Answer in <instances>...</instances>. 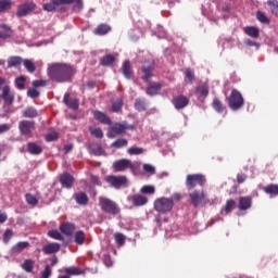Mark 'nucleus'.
I'll return each mask as SVG.
<instances>
[{"mask_svg":"<svg viewBox=\"0 0 278 278\" xmlns=\"http://www.w3.org/2000/svg\"><path fill=\"white\" fill-rule=\"evenodd\" d=\"M73 75H75V68L70 64L54 63L48 67V77L58 84L71 81V77H73Z\"/></svg>","mask_w":278,"mask_h":278,"instance_id":"obj_1","label":"nucleus"},{"mask_svg":"<svg viewBox=\"0 0 278 278\" xmlns=\"http://www.w3.org/2000/svg\"><path fill=\"white\" fill-rule=\"evenodd\" d=\"M175 203L168 198H159L154 201V210L159 214H168L173 210Z\"/></svg>","mask_w":278,"mask_h":278,"instance_id":"obj_2","label":"nucleus"},{"mask_svg":"<svg viewBox=\"0 0 278 278\" xmlns=\"http://www.w3.org/2000/svg\"><path fill=\"white\" fill-rule=\"evenodd\" d=\"M228 105L231 110H240L242 105H244V98H242V93L237 89H233L230 96L227 98Z\"/></svg>","mask_w":278,"mask_h":278,"instance_id":"obj_3","label":"nucleus"},{"mask_svg":"<svg viewBox=\"0 0 278 278\" xmlns=\"http://www.w3.org/2000/svg\"><path fill=\"white\" fill-rule=\"evenodd\" d=\"M100 206L103 212H106L108 214L116 215L121 212V208H118V205L114 203V201L108 199V198H100Z\"/></svg>","mask_w":278,"mask_h":278,"instance_id":"obj_4","label":"nucleus"},{"mask_svg":"<svg viewBox=\"0 0 278 278\" xmlns=\"http://www.w3.org/2000/svg\"><path fill=\"white\" fill-rule=\"evenodd\" d=\"M127 168L136 170L138 166H136V163H131V161L127 159H122L113 163V169L115 173H123V170H127Z\"/></svg>","mask_w":278,"mask_h":278,"instance_id":"obj_5","label":"nucleus"},{"mask_svg":"<svg viewBox=\"0 0 278 278\" xmlns=\"http://www.w3.org/2000/svg\"><path fill=\"white\" fill-rule=\"evenodd\" d=\"M105 181L116 190L127 186V177L125 176H106Z\"/></svg>","mask_w":278,"mask_h":278,"instance_id":"obj_6","label":"nucleus"},{"mask_svg":"<svg viewBox=\"0 0 278 278\" xmlns=\"http://www.w3.org/2000/svg\"><path fill=\"white\" fill-rule=\"evenodd\" d=\"M127 129H134V126H127L125 124H115L109 129L108 137L116 138V136H122V134H125Z\"/></svg>","mask_w":278,"mask_h":278,"instance_id":"obj_7","label":"nucleus"},{"mask_svg":"<svg viewBox=\"0 0 278 278\" xmlns=\"http://www.w3.org/2000/svg\"><path fill=\"white\" fill-rule=\"evenodd\" d=\"M205 184V177L201 174H193L187 176V188L189 190H192V188H195V186H203Z\"/></svg>","mask_w":278,"mask_h":278,"instance_id":"obj_8","label":"nucleus"},{"mask_svg":"<svg viewBox=\"0 0 278 278\" xmlns=\"http://www.w3.org/2000/svg\"><path fill=\"white\" fill-rule=\"evenodd\" d=\"M34 10H36V3L34 2H26L21 4L17 8V16H27V14H31V12H34Z\"/></svg>","mask_w":278,"mask_h":278,"instance_id":"obj_9","label":"nucleus"},{"mask_svg":"<svg viewBox=\"0 0 278 278\" xmlns=\"http://www.w3.org/2000/svg\"><path fill=\"white\" fill-rule=\"evenodd\" d=\"M1 90V99H3L5 105H12L14 103V94L10 91V86H4Z\"/></svg>","mask_w":278,"mask_h":278,"instance_id":"obj_10","label":"nucleus"},{"mask_svg":"<svg viewBox=\"0 0 278 278\" xmlns=\"http://www.w3.org/2000/svg\"><path fill=\"white\" fill-rule=\"evenodd\" d=\"M191 203L193 205H201L202 203H205V192L201 191H194L193 193L190 194Z\"/></svg>","mask_w":278,"mask_h":278,"instance_id":"obj_11","label":"nucleus"},{"mask_svg":"<svg viewBox=\"0 0 278 278\" xmlns=\"http://www.w3.org/2000/svg\"><path fill=\"white\" fill-rule=\"evenodd\" d=\"M18 128L23 136H30L31 129H34V122L22 121L20 122Z\"/></svg>","mask_w":278,"mask_h":278,"instance_id":"obj_12","label":"nucleus"},{"mask_svg":"<svg viewBox=\"0 0 278 278\" xmlns=\"http://www.w3.org/2000/svg\"><path fill=\"white\" fill-rule=\"evenodd\" d=\"M132 205L137 207H141L142 205H147L149 203V199L142 194H135L130 198Z\"/></svg>","mask_w":278,"mask_h":278,"instance_id":"obj_13","label":"nucleus"},{"mask_svg":"<svg viewBox=\"0 0 278 278\" xmlns=\"http://www.w3.org/2000/svg\"><path fill=\"white\" fill-rule=\"evenodd\" d=\"M61 185L63 188H72L75 179L68 173H64L60 177Z\"/></svg>","mask_w":278,"mask_h":278,"instance_id":"obj_14","label":"nucleus"},{"mask_svg":"<svg viewBox=\"0 0 278 278\" xmlns=\"http://www.w3.org/2000/svg\"><path fill=\"white\" fill-rule=\"evenodd\" d=\"M188 103H189V100L186 96H180L173 100V104L176 108V110H182V108H186Z\"/></svg>","mask_w":278,"mask_h":278,"instance_id":"obj_15","label":"nucleus"},{"mask_svg":"<svg viewBox=\"0 0 278 278\" xmlns=\"http://www.w3.org/2000/svg\"><path fill=\"white\" fill-rule=\"evenodd\" d=\"M42 251L43 253H46V255L58 253V251H60V244L55 242L48 243L47 245L43 247Z\"/></svg>","mask_w":278,"mask_h":278,"instance_id":"obj_16","label":"nucleus"},{"mask_svg":"<svg viewBox=\"0 0 278 278\" xmlns=\"http://www.w3.org/2000/svg\"><path fill=\"white\" fill-rule=\"evenodd\" d=\"M94 119L99 121L100 123H102L103 125H110V123H112V121L110 119V117H108V115H105L103 112L101 111H94L93 113Z\"/></svg>","mask_w":278,"mask_h":278,"instance_id":"obj_17","label":"nucleus"},{"mask_svg":"<svg viewBox=\"0 0 278 278\" xmlns=\"http://www.w3.org/2000/svg\"><path fill=\"white\" fill-rule=\"evenodd\" d=\"M63 103L67 105V108H71L72 110H77L79 108V102L77 100H71V94L65 93L63 98Z\"/></svg>","mask_w":278,"mask_h":278,"instance_id":"obj_18","label":"nucleus"},{"mask_svg":"<svg viewBox=\"0 0 278 278\" xmlns=\"http://www.w3.org/2000/svg\"><path fill=\"white\" fill-rule=\"evenodd\" d=\"M60 231H61V233H64L65 236H71L72 233L75 232V225L68 224V223L62 224L60 226Z\"/></svg>","mask_w":278,"mask_h":278,"instance_id":"obj_19","label":"nucleus"},{"mask_svg":"<svg viewBox=\"0 0 278 278\" xmlns=\"http://www.w3.org/2000/svg\"><path fill=\"white\" fill-rule=\"evenodd\" d=\"M244 31L247 36H250V38H258L260 37V28L255 26H247L244 28Z\"/></svg>","mask_w":278,"mask_h":278,"instance_id":"obj_20","label":"nucleus"},{"mask_svg":"<svg viewBox=\"0 0 278 278\" xmlns=\"http://www.w3.org/2000/svg\"><path fill=\"white\" fill-rule=\"evenodd\" d=\"M22 62H23V59H21V56H11L8 59V68L21 66Z\"/></svg>","mask_w":278,"mask_h":278,"instance_id":"obj_21","label":"nucleus"},{"mask_svg":"<svg viewBox=\"0 0 278 278\" xmlns=\"http://www.w3.org/2000/svg\"><path fill=\"white\" fill-rule=\"evenodd\" d=\"M197 94L200 99H205L207 94H210V90L207 89V85H201L197 88Z\"/></svg>","mask_w":278,"mask_h":278,"instance_id":"obj_22","label":"nucleus"},{"mask_svg":"<svg viewBox=\"0 0 278 278\" xmlns=\"http://www.w3.org/2000/svg\"><path fill=\"white\" fill-rule=\"evenodd\" d=\"M142 72L144 73V75L142 76V79L144 81H149V79H151V73H153V64L144 65L142 67Z\"/></svg>","mask_w":278,"mask_h":278,"instance_id":"obj_23","label":"nucleus"},{"mask_svg":"<svg viewBox=\"0 0 278 278\" xmlns=\"http://www.w3.org/2000/svg\"><path fill=\"white\" fill-rule=\"evenodd\" d=\"M251 207V198L243 197L239 200V210H249Z\"/></svg>","mask_w":278,"mask_h":278,"instance_id":"obj_24","label":"nucleus"},{"mask_svg":"<svg viewBox=\"0 0 278 278\" xmlns=\"http://www.w3.org/2000/svg\"><path fill=\"white\" fill-rule=\"evenodd\" d=\"M74 240L76 244H84L86 242V233L83 230H78L74 233Z\"/></svg>","mask_w":278,"mask_h":278,"instance_id":"obj_25","label":"nucleus"},{"mask_svg":"<svg viewBox=\"0 0 278 278\" xmlns=\"http://www.w3.org/2000/svg\"><path fill=\"white\" fill-rule=\"evenodd\" d=\"M28 152L31 153V155H39V153H42V148L34 142L28 143Z\"/></svg>","mask_w":278,"mask_h":278,"instance_id":"obj_26","label":"nucleus"},{"mask_svg":"<svg viewBox=\"0 0 278 278\" xmlns=\"http://www.w3.org/2000/svg\"><path fill=\"white\" fill-rule=\"evenodd\" d=\"M110 31V26L108 24H101L94 30L97 36H105Z\"/></svg>","mask_w":278,"mask_h":278,"instance_id":"obj_27","label":"nucleus"},{"mask_svg":"<svg viewBox=\"0 0 278 278\" xmlns=\"http://www.w3.org/2000/svg\"><path fill=\"white\" fill-rule=\"evenodd\" d=\"M70 4H72L74 12H80V10H84V0H70Z\"/></svg>","mask_w":278,"mask_h":278,"instance_id":"obj_28","label":"nucleus"},{"mask_svg":"<svg viewBox=\"0 0 278 278\" xmlns=\"http://www.w3.org/2000/svg\"><path fill=\"white\" fill-rule=\"evenodd\" d=\"M74 197L78 205H86V203H88V195L84 192L76 193Z\"/></svg>","mask_w":278,"mask_h":278,"instance_id":"obj_29","label":"nucleus"},{"mask_svg":"<svg viewBox=\"0 0 278 278\" xmlns=\"http://www.w3.org/2000/svg\"><path fill=\"white\" fill-rule=\"evenodd\" d=\"M162 88L161 84H154L147 89V94L150 97H154V94H157Z\"/></svg>","mask_w":278,"mask_h":278,"instance_id":"obj_30","label":"nucleus"},{"mask_svg":"<svg viewBox=\"0 0 278 278\" xmlns=\"http://www.w3.org/2000/svg\"><path fill=\"white\" fill-rule=\"evenodd\" d=\"M29 247V242L27 241H22L18 242L16 245L13 247V253H21V251H25Z\"/></svg>","mask_w":278,"mask_h":278,"instance_id":"obj_31","label":"nucleus"},{"mask_svg":"<svg viewBox=\"0 0 278 278\" xmlns=\"http://www.w3.org/2000/svg\"><path fill=\"white\" fill-rule=\"evenodd\" d=\"M23 116H25V118H36V116H38V111H36V109L34 108H27L24 112H23Z\"/></svg>","mask_w":278,"mask_h":278,"instance_id":"obj_32","label":"nucleus"},{"mask_svg":"<svg viewBox=\"0 0 278 278\" xmlns=\"http://www.w3.org/2000/svg\"><path fill=\"white\" fill-rule=\"evenodd\" d=\"M123 75L124 77H126V79H129L131 77V64L129 63V61H126L123 64Z\"/></svg>","mask_w":278,"mask_h":278,"instance_id":"obj_33","label":"nucleus"},{"mask_svg":"<svg viewBox=\"0 0 278 278\" xmlns=\"http://www.w3.org/2000/svg\"><path fill=\"white\" fill-rule=\"evenodd\" d=\"M34 264L35 262L33 260H25L24 263L22 264V268L26 273H31V270H34Z\"/></svg>","mask_w":278,"mask_h":278,"instance_id":"obj_34","label":"nucleus"},{"mask_svg":"<svg viewBox=\"0 0 278 278\" xmlns=\"http://www.w3.org/2000/svg\"><path fill=\"white\" fill-rule=\"evenodd\" d=\"M64 273L66 275H81L84 273V270L81 268H78V267H66L64 269Z\"/></svg>","mask_w":278,"mask_h":278,"instance_id":"obj_35","label":"nucleus"},{"mask_svg":"<svg viewBox=\"0 0 278 278\" xmlns=\"http://www.w3.org/2000/svg\"><path fill=\"white\" fill-rule=\"evenodd\" d=\"M127 144H128L127 139H117L111 144V147L114 149H123V147H127Z\"/></svg>","mask_w":278,"mask_h":278,"instance_id":"obj_36","label":"nucleus"},{"mask_svg":"<svg viewBox=\"0 0 278 278\" xmlns=\"http://www.w3.org/2000/svg\"><path fill=\"white\" fill-rule=\"evenodd\" d=\"M23 64L28 73H34V71H36V65L29 59H25Z\"/></svg>","mask_w":278,"mask_h":278,"instance_id":"obj_37","label":"nucleus"},{"mask_svg":"<svg viewBox=\"0 0 278 278\" xmlns=\"http://www.w3.org/2000/svg\"><path fill=\"white\" fill-rule=\"evenodd\" d=\"M48 236L52 238V240H64V237L59 230L52 229L48 231Z\"/></svg>","mask_w":278,"mask_h":278,"instance_id":"obj_38","label":"nucleus"},{"mask_svg":"<svg viewBox=\"0 0 278 278\" xmlns=\"http://www.w3.org/2000/svg\"><path fill=\"white\" fill-rule=\"evenodd\" d=\"M12 8V0H0V12H5Z\"/></svg>","mask_w":278,"mask_h":278,"instance_id":"obj_39","label":"nucleus"},{"mask_svg":"<svg viewBox=\"0 0 278 278\" xmlns=\"http://www.w3.org/2000/svg\"><path fill=\"white\" fill-rule=\"evenodd\" d=\"M1 29H4V31H0V38H10L12 31H10V26L5 24L0 25Z\"/></svg>","mask_w":278,"mask_h":278,"instance_id":"obj_40","label":"nucleus"},{"mask_svg":"<svg viewBox=\"0 0 278 278\" xmlns=\"http://www.w3.org/2000/svg\"><path fill=\"white\" fill-rule=\"evenodd\" d=\"M121 108H123V100L116 99L112 102V112H121Z\"/></svg>","mask_w":278,"mask_h":278,"instance_id":"obj_41","label":"nucleus"},{"mask_svg":"<svg viewBox=\"0 0 278 278\" xmlns=\"http://www.w3.org/2000/svg\"><path fill=\"white\" fill-rule=\"evenodd\" d=\"M114 60H115L114 55L108 54L104 58H102L101 64L102 66H110V64L114 63Z\"/></svg>","mask_w":278,"mask_h":278,"instance_id":"obj_42","label":"nucleus"},{"mask_svg":"<svg viewBox=\"0 0 278 278\" xmlns=\"http://www.w3.org/2000/svg\"><path fill=\"white\" fill-rule=\"evenodd\" d=\"M141 194H155V187L151 185L143 186L140 189Z\"/></svg>","mask_w":278,"mask_h":278,"instance_id":"obj_43","label":"nucleus"},{"mask_svg":"<svg viewBox=\"0 0 278 278\" xmlns=\"http://www.w3.org/2000/svg\"><path fill=\"white\" fill-rule=\"evenodd\" d=\"M266 194H278V185H268L264 188Z\"/></svg>","mask_w":278,"mask_h":278,"instance_id":"obj_44","label":"nucleus"},{"mask_svg":"<svg viewBox=\"0 0 278 278\" xmlns=\"http://www.w3.org/2000/svg\"><path fill=\"white\" fill-rule=\"evenodd\" d=\"M235 205H236V201L228 200L222 212H225V214H229L231 210H233Z\"/></svg>","mask_w":278,"mask_h":278,"instance_id":"obj_45","label":"nucleus"},{"mask_svg":"<svg viewBox=\"0 0 278 278\" xmlns=\"http://www.w3.org/2000/svg\"><path fill=\"white\" fill-rule=\"evenodd\" d=\"M127 153L129 155H142V153H144V149L132 147L127 150Z\"/></svg>","mask_w":278,"mask_h":278,"instance_id":"obj_46","label":"nucleus"},{"mask_svg":"<svg viewBox=\"0 0 278 278\" xmlns=\"http://www.w3.org/2000/svg\"><path fill=\"white\" fill-rule=\"evenodd\" d=\"M194 79V72L192 70L188 68L185 72V81L186 84H192V80Z\"/></svg>","mask_w":278,"mask_h":278,"instance_id":"obj_47","label":"nucleus"},{"mask_svg":"<svg viewBox=\"0 0 278 278\" xmlns=\"http://www.w3.org/2000/svg\"><path fill=\"white\" fill-rule=\"evenodd\" d=\"M256 18H257V21H260V23H263L264 25H268L270 23V20H268L266 14H264L260 11L256 13Z\"/></svg>","mask_w":278,"mask_h":278,"instance_id":"obj_48","label":"nucleus"},{"mask_svg":"<svg viewBox=\"0 0 278 278\" xmlns=\"http://www.w3.org/2000/svg\"><path fill=\"white\" fill-rule=\"evenodd\" d=\"M135 108L138 110V112H144V110H147V103L144 100H136Z\"/></svg>","mask_w":278,"mask_h":278,"instance_id":"obj_49","label":"nucleus"},{"mask_svg":"<svg viewBox=\"0 0 278 278\" xmlns=\"http://www.w3.org/2000/svg\"><path fill=\"white\" fill-rule=\"evenodd\" d=\"M89 131L91 136H94L96 138H103V130H101V128L90 127Z\"/></svg>","mask_w":278,"mask_h":278,"instance_id":"obj_50","label":"nucleus"},{"mask_svg":"<svg viewBox=\"0 0 278 278\" xmlns=\"http://www.w3.org/2000/svg\"><path fill=\"white\" fill-rule=\"evenodd\" d=\"M13 236H14V232L12 231V229H7L2 238L3 243L8 244L10 240H12Z\"/></svg>","mask_w":278,"mask_h":278,"instance_id":"obj_51","label":"nucleus"},{"mask_svg":"<svg viewBox=\"0 0 278 278\" xmlns=\"http://www.w3.org/2000/svg\"><path fill=\"white\" fill-rule=\"evenodd\" d=\"M114 238H115L116 244H118L119 247H123V244H125V235L121 232H116L114 235Z\"/></svg>","mask_w":278,"mask_h":278,"instance_id":"obj_52","label":"nucleus"},{"mask_svg":"<svg viewBox=\"0 0 278 278\" xmlns=\"http://www.w3.org/2000/svg\"><path fill=\"white\" fill-rule=\"evenodd\" d=\"M267 3L271 10V13L278 14V1L277 0H268Z\"/></svg>","mask_w":278,"mask_h":278,"instance_id":"obj_53","label":"nucleus"},{"mask_svg":"<svg viewBox=\"0 0 278 278\" xmlns=\"http://www.w3.org/2000/svg\"><path fill=\"white\" fill-rule=\"evenodd\" d=\"M15 86L18 90H25V78L23 76L16 78Z\"/></svg>","mask_w":278,"mask_h":278,"instance_id":"obj_54","label":"nucleus"},{"mask_svg":"<svg viewBox=\"0 0 278 278\" xmlns=\"http://www.w3.org/2000/svg\"><path fill=\"white\" fill-rule=\"evenodd\" d=\"M56 5L59 4L52 0V2L43 4V10H46V12H54Z\"/></svg>","mask_w":278,"mask_h":278,"instance_id":"obj_55","label":"nucleus"},{"mask_svg":"<svg viewBox=\"0 0 278 278\" xmlns=\"http://www.w3.org/2000/svg\"><path fill=\"white\" fill-rule=\"evenodd\" d=\"M213 108H214V110H216V112H219V113H222L223 110H225V108L223 106V103L219 102L218 99H214V101H213Z\"/></svg>","mask_w":278,"mask_h":278,"instance_id":"obj_56","label":"nucleus"},{"mask_svg":"<svg viewBox=\"0 0 278 278\" xmlns=\"http://www.w3.org/2000/svg\"><path fill=\"white\" fill-rule=\"evenodd\" d=\"M27 96L30 97V99H37V97H40V92L36 90L35 88L28 89Z\"/></svg>","mask_w":278,"mask_h":278,"instance_id":"obj_57","label":"nucleus"},{"mask_svg":"<svg viewBox=\"0 0 278 278\" xmlns=\"http://www.w3.org/2000/svg\"><path fill=\"white\" fill-rule=\"evenodd\" d=\"M33 86L34 88H45V86H47V80H42V79L34 80Z\"/></svg>","mask_w":278,"mask_h":278,"instance_id":"obj_58","label":"nucleus"},{"mask_svg":"<svg viewBox=\"0 0 278 278\" xmlns=\"http://www.w3.org/2000/svg\"><path fill=\"white\" fill-rule=\"evenodd\" d=\"M26 201L29 205H36L38 203V199L29 193L26 194Z\"/></svg>","mask_w":278,"mask_h":278,"instance_id":"obj_59","label":"nucleus"},{"mask_svg":"<svg viewBox=\"0 0 278 278\" xmlns=\"http://www.w3.org/2000/svg\"><path fill=\"white\" fill-rule=\"evenodd\" d=\"M143 170H144V173H149L150 175L155 174V167H153V165H151V164H144Z\"/></svg>","mask_w":278,"mask_h":278,"instance_id":"obj_60","label":"nucleus"},{"mask_svg":"<svg viewBox=\"0 0 278 278\" xmlns=\"http://www.w3.org/2000/svg\"><path fill=\"white\" fill-rule=\"evenodd\" d=\"M51 277V267L49 265L41 273V278H50Z\"/></svg>","mask_w":278,"mask_h":278,"instance_id":"obj_61","label":"nucleus"},{"mask_svg":"<svg viewBox=\"0 0 278 278\" xmlns=\"http://www.w3.org/2000/svg\"><path fill=\"white\" fill-rule=\"evenodd\" d=\"M47 142H53V140H58V132L53 131L46 136Z\"/></svg>","mask_w":278,"mask_h":278,"instance_id":"obj_62","label":"nucleus"},{"mask_svg":"<svg viewBox=\"0 0 278 278\" xmlns=\"http://www.w3.org/2000/svg\"><path fill=\"white\" fill-rule=\"evenodd\" d=\"M10 124H1L0 125V134H5V131H10Z\"/></svg>","mask_w":278,"mask_h":278,"instance_id":"obj_63","label":"nucleus"},{"mask_svg":"<svg viewBox=\"0 0 278 278\" xmlns=\"http://www.w3.org/2000/svg\"><path fill=\"white\" fill-rule=\"evenodd\" d=\"M237 181H238V184H244V181H247V175L238 174L237 175Z\"/></svg>","mask_w":278,"mask_h":278,"instance_id":"obj_64","label":"nucleus"}]
</instances>
